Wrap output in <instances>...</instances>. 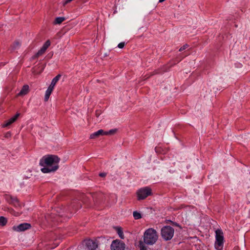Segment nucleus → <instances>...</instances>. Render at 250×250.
<instances>
[{
  "instance_id": "obj_1",
  "label": "nucleus",
  "mask_w": 250,
  "mask_h": 250,
  "mask_svg": "<svg viewBox=\"0 0 250 250\" xmlns=\"http://www.w3.org/2000/svg\"><path fill=\"white\" fill-rule=\"evenodd\" d=\"M60 159L56 155H48L43 156L40 161V165L43 167L41 171L44 173L54 172L59 168Z\"/></svg>"
},
{
  "instance_id": "obj_2",
  "label": "nucleus",
  "mask_w": 250,
  "mask_h": 250,
  "mask_svg": "<svg viewBox=\"0 0 250 250\" xmlns=\"http://www.w3.org/2000/svg\"><path fill=\"white\" fill-rule=\"evenodd\" d=\"M158 238L156 230L152 228L146 229L144 234V242L147 245H152L155 244Z\"/></svg>"
},
{
  "instance_id": "obj_3",
  "label": "nucleus",
  "mask_w": 250,
  "mask_h": 250,
  "mask_svg": "<svg viewBox=\"0 0 250 250\" xmlns=\"http://www.w3.org/2000/svg\"><path fill=\"white\" fill-rule=\"evenodd\" d=\"M224 235L221 229H218L215 231V242L214 247L216 250H222L224 246Z\"/></svg>"
},
{
  "instance_id": "obj_4",
  "label": "nucleus",
  "mask_w": 250,
  "mask_h": 250,
  "mask_svg": "<svg viewBox=\"0 0 250 250\" xmlns=\"http://www.w3.org/2000/svg\"><path fill=\"white\" fill-rule=\"evenodd\" d=\"M174 232V229L170 226H167L161 229V235L162 238L166 240H169L173 237Z\"/></svg>"
},
{
  "instance_id": "obj_5",
  "label": "nucleus",
  "mask_w": 250,
  "mask_h": 250,
  "mask_svg": "<svg viewBox=\"0 0 250 250\" xmlns=\"http://www.w3.org/2000/svg\"><path fill=\"white\" fill-rule=\"evenodd\" d=\"M151 194V189L147 187L141 188L137 192L138 199L139 200L145 199Z\"/></svg>"
},
{
  "instance_id": "obj_6",
  "label": "nucleus",
  "mask_w": 250,
  "mask_h": 250,
  "mask_svg": "<svg viewBox=\"0 0 250 250\" xmlns=\"http://www.w3.org/2000/svg\"><path fill=\"white\" fill-rule=\"evenodd\" d=\"M125 243L119 240L113 241L111 245V250H125Z\"/></svg>"
},
{
  "instance_id": "obj_7",
  "label": "nucleus",
  "mask_w": 250,
  "mask_h": 250,
  "mask_svg": "<svg viewBox=\"0 0 250 250\" xmlns=\"http://www.w3.org/2000/svg\"><path fill=\"white\" fill-rule=\"evenodd\" d=\"M31 227V225L28 223L21 224L17 226H14L13 229L17 231H24Z\"/></svg>"
},
{
  "instance_id": "obj_8",
  "label": "nucleus",
  "mask_w": 250,
  "mask_h": 250,
  "mask_svg": "<svg viewBox=\"0 0 250 250\" xmlns=\"http://www.w3.org/2000/svg\"><path fill=\"white\" fill-rule=\"evenodd\" d=\"M85 245L89 250H95L98 247L96 241L91 239L86 240Z\"/></svg>"
},
{
  "instance_id": "obj_9",
  "label": "nucleus",
  "mask_w": 250,
  "mask_h": 250,
  "mask_svg": "<svg viewBox=\"0 0 250 250\" xmlns=\"http://www.w3.org/2000/svg\"><path fill=\"white\" fill-rule=\"evenodd\" d=\"M5 198L6 201L10 204H12L16 207L19 205V201L17 198L8 195H6Z\"/></svg>"
},
{
  "instance_id": "obj_10",
  "label": "nucleus",
  "mask_w": 250,
  "mask_h": 250,
  "mask_svg": "<svg viewBox=\"0 0 250 250\" xmlns=\"http://www.w3.org/2000/svg\"><path fill=\"white\" fill-rule=\"evenodd\" d=\"M20 116V113H17L14 116L12 117L5 122V123L2 125L3 127H7L12 123H14Z\"/></svg>"
},
{
  "instance_id": "obj_11",
  "label": "nucleus",
  "mask_w": 250,
  "mask_h": 250,
  "mask_svg": "<svg viewBox=\"0 0 250 250\" xmlns=\"http://www.w3.org/2000/svg\"><path fill=\"white\" fill-rule=\"evenodd\" d=\"M29 91V87L28 85H24L22 86L21 91L18 93V96H24L26 95Z\"/></svg>"
},
{
  "instance_id": "obj_12",
  "label": "nucleus",
  "mask_w": 250,
  "mask_h": 250,
  "mask_svg": "<svg viewBox=\"0 0 250 250\" xmlns=\"http://www.w3.org/2000/svg\"><path fill=\"white\" fill-rule=\"evenodd\" d=\"M100 135H104V130L100 129L91 134L90 136V138L92 139H95Z\"/></svg>"
},
{
  "instance_id": "obj_13",
  "label": "nucleus",
  "mask_w": 250,
  "mask_h": 250,
  "mask_svg": "<svg viewBox=\"0 0 250 250\" xmlns=\"http://www.w3.org/2000/svg\"><path fill=\"white\" fill-rule=\"evenodd\" d=\"M54 88H51V87L49 86L47 88V89L45 91V94L44 96V101L47 102L50 97V95H51L53 90Z\"/></svg>"
},
{
  "instance_id": "obj_14",
  "label": "nucleus",
  "mask_w": 250,
  "mask_h": 250,
  "mask_svg": "<svg viewBox=\"0 0 250 250\" xmlns=\"http://www.w3.org/2000/svg\"><path fill=\"white\" fill-rule=\"evenodd\" d=\"M61 77V75L59 74V75H57L55 78H54L53 79V80H52L51 84H50V85L49 86L51 87V88H54L56 83L59 80Z\"/></svg>"
},
{
  "instance_id": "obj_15",
  "label": "nucleus",
  "mask_w": 250,
  "mask_h": 250,
  "mask_svg": "<svg viewBox=\"0 0 250 250\" xmlns=\"http://www.w3.org/2000/svg\"><path fill=\"white\" fill-rule=\"evenodd\" d=\"M65 20V18L64 17H57L56 18L54 23L60 24L62 23Z\"/></svg>"
},
{
  "instance_id": "obj_16",
  "label": "nucleus",
  "mask_w": 250,
  "mask_h": 250,
  "mask_svg": "<svg viewBox=\"0 0 250 250\" xmlns=\"http://www.w3.org/2000/svg\"><path fill=\"white\" fill-rule=\"evenodd\" d=\"M117 129H111L108 131H104V135H112L117 132Z\"/></svg>"
},
{
  "instance_id": "obj_17",
  "label": "nucleus",
  "mask_w": 250,
  "mask_h": 250,
  "mask_svg": "<svg viewBox=\"0 0 250 250\" xmlns=\"http://www.w3.org/2000/svg\"><path fill=\"white\" fill-rule=\"evenodd\" d=\"M117 233H118L119 237L121 239H124V235L123 231L121 228H117Z\"/></svg>"
},
{
  "instance_id": "obj_18",
  "label": "nucleus",
  "mask_w": 250,
  "mask_h": 250,
  "mask_svg": "<svg viewBox=\"0 0 250 250\" xmlns=\"http://www.w3.org/2000/svg\"><path fill=\"white\" fill-rule=\"evenodd\" d=\"M133 216L135 219H139L142 217L141 214L137 211H135L133 212Z\"/></svg>"
},
{
  "instance_id": "obj_19",
  "label": "nucleus",
  "mask_w": 250,
  "mask_h": 250,
  "mask_svg": "<svg viewBox=\"0 0 250 250\" xmlns=\"http://www.w3.org/2000/svg\"><path fill=\"white\" fill-rule=\"evenodd\" d=\"M45 50L42 47L38 51V52L37 53V54H36V57H38L41 55H42L43 54H44L45 52Z\"/></svg>"
},
{
  "instance_id": "obj_20",
  "label": "nucleus",
  "mask_w": 250,
  "mask_h": 250,
  "mask_svg": "<svg viewBox=\"0 0 250 250\" xmlns=\"http://www.w3.org/2000/svg\"><path fill=\"white\" fill-rule=\"evenodd\" d=\"M7 223V220L4 217L1 216L0 217V225L4 226L6 225Z\"/></svg>"
},
{
  "instance_id": "obj_21",
  "label": "nucleus",
  "mask_w": 250,
  "mask_h": 250,
  "mask_svg": "<svg viewBox=\"0 0 250 250\" xmlns=\"http://www.w3.org/2000/svg\"><path fill=\"white\" fill-rule=\"evenodd\" d=\"M50 45V42L49 40H47L43 44L42 47L44 48L45 50H46L47 48Z\"/></svg>"
},
{
  "instance_id": "obj_22",
  "label": "nucleus",
  "mask_w": 250,
  "mask_h": 250,
  "mask_svg": "<svg viewBox=\"0 0 250 250\" xmlns=\"http://www.w3.org/2000/svg\"><path fill=\"white\" fill-rule=\"evenodd\" d=\"M140 250H147L146 247L142 243L140 244Z\"/></svg>"
},
{
  "instance_id": "obj_23",
  "label": "nucleus",
  "mask_w": 250,
  "mask_h": 250,
  "mask_svg": "<svg viewBox=\"0 0 250 250\" xmlns=\"http://www.w3.org/2000/svg\"><path fill=\"white\" fill-rule=\"evenodd\" d=\"M125 42H120L118 44V47L119 48H123L124 46H125Z\"/></svg>"
},
{
  "instance_id": "obj_24",
  "label": "nucleus",
  "mask_w": 250,
  "mask_h": 250,
  "mask_svg": "<svg viewBox=\"0 0 250 250\" xmlns=\"http://www.w3.org/2000/svg\"><path fill=\"white\" fill-rule=\"evenodd\" d=\"M188 47V45L187 44H185L184 45H183L182 47H181L180 49H179V51H182L184 50H185V49H186Z\"/></svg>"
},
{
  "instance_id": "obj_25",
  "label": "nucleus",
  "mask_w": 250,
  "mask_h": 250,
  "mask_svg": "<svg viewBox=\"0 0 250 250\" xmlns=\"http://www.w3.org/2000/svg\"><path fill=\"white\" fill-rule=\"evenodd\" d=\"M20 42H15L14 43V47H15V48H17L18 47H19V46H20Z\"/></svg>"
},
{
  "instance_id": "obj_26",
  "label": "nucleus",
  "mask_w": 250,
  "mask_h": 250,
  "mask_svg": "<svg viewBox=\"0 0 250 250\" xmlns=\"http://www.w3.org/2000/svg\"><path fill=\"white\" fill-rule=\"evenodd\" d=\"M106 175V173L104 172L100 173L99 176L102 177H104Z\"/></svg>"
},
{
  "instance_id": "obj_27",
  "label": "nucleus",
  "mask_w": 250,
  "mask_h": 250,
  "mask_svg": "<svg viewBox=\"0 0 250 250\" xmlns=\"http://www.w3.org/2000/svg\"><path fill=\"white\" fill-rule=\"evenodd\" d=\"M165 0H159V2H160V3H161V2H164V1H165Z\"/></svg>"
},
{
  "instance_id": "obj_28",
  "label": "nucleus",
  "mask_w": 250,
  "mask_h": 250,
  "mask_svg": "<svg viewBox=\"0 0 250 250\" xmlns=\"http://www.w3.org/2000/svg\"><path fill=\"white\" fill-rule=\"evenodd\" d=\"M19 215H20V213H19V212H17V213L15 214V215H16V216H19Z\"/></svg>"
}]
</instances>
